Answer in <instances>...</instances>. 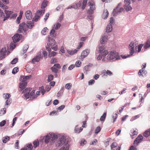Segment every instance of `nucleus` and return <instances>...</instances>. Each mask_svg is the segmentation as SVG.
<instances>
[{
  "mask_svg": "<svg viewBox=\"0 0 150 150\" xmlns=\"http://www.w3.org/2000/svg\"><path fill=\"white\" fill-rule=\"evenodd\" d=\"M11 96L10 94L8 93H4L3 95V97L5 100L10 98Z\"/></svg>",
  "mask_w": 150,
  "mask_h": 150,
  "instance_id": "nucleus-35",
  "label": "nucleus"
},
{
  "mask_svg": "<svg viewBox=\"0 0 150 150\" xmlns=\"http://www.w3.org/2000/svg\"><path fill=\"white\" fill-rule=\"evenodd\" d=\"M27 84V82H23L21 81L19 83V88L21 89V90L19 91H21L26 86Z\"/></svg>",
  "mask_w": 150,
  "mask_h": 150,
  "instance_id": "nucleus-23",
  "label": "nucleus"
},
{
  "mask_svg": "<svg viewBox=\"0 0 150 150\" xmlns=\"http://www.w3.org/2000/svg\"><path fill=\"white\" fill-rule=\"evenodd\" d=\"M45 13V10L38 11L36 12L35 15L33 19V21L37 22L39 19L40 17L42 16Z\"/></svg>",
  "mask_w": 150,
  "mask_h": 150,
  "instance_id": "nucleus-7",
  "label": "nucleus"
},
{
  "mask_svg": "<svg viewBox=\"0 0 150 150\" xmlns=\"http://www.w3.org/2000/svg\"><path fill=\"white\" fill-rule=\"evenodd\" d=\"M78 125H76L74 129V131L76 133H80L83 130V128L81 127L79 129L77 128Z\"/></svg>",
  "mask_w": 150,
  "mask_h": 150,
  "instance_id": "nucleus-32",
  "label": "nucleus"
},
{
  "mask_svg": "<svg viewBox=\"0 0 150 150\" xmlns=\"http://www.w3.org/2000/svg\"><path fill=\"white\" fill-rule=\"evenodd\" d=\"M48 38L49 44L51 46H54L56 44V42L55 40L53 39L50 38L48 37Z\"/></svg>",
  "mask_w": 150,
  "mask_h": 150,
  "instance_id": "nucleus-20",
  "label": "nucleus"
},
{
  "mask_svg": "<svg viewBox=\"0 0 150 150\" xmlns=\"http://www.w3.org/2000/svg\"><path fill=\"white\" fill-rule=\"evenodd\" d=\"M150 135V129L146 130L144 134V136L145 137H147Z\"/></svg>",
  "mask_w": 150,
  "mask_h": 150,
  "instance_id": "nucleus-37",
  "label": "nucleus"
},
{
  "mask_svg": "<svg viewBox=\"0 0 150 150\" xmlns=\"http://www.w3.org/2000/svg\"><path fill=\"white\" fill-rule=\"evenodd\" d=\"M25 15L26 18L27 19L30 20L32 18V15L30 11H27L25 12Z\"/></svg>",
  "mask_w": 150,
  "mask_h": 150,
  "instance_id": "nucleus-21",
  "label": "nucleus"
},
{
  "mask_svg": "<svg viewBox=\"0 0 150 150\" xmlns=\"http://www.w3.org/2000/svg\"><path fill=\"white\" fill-rule=\"evenodd\" d=\"M81 63V62L79 61H77L76 62L75 64L74 65L75 66H76L77 67H79L80 66Z\"/></svg>",
  "mask_w": 150,
  "mask_h": 150,
  "instance_id": "nucleus-60",
  "label": "nucleus"
},
{
  "mask_svg": "<svg viewBox=\"0 0 150 150\" xmlns=\"http://www.w3.org/2000/svg\"><path fill=\"white\" fill-rule=\"evenodd\" d=\"M6 50L5 48H2L0 51V58L3 59L5 58L6 55Z\"/></svg>",
  "mask_w": 150,
  "mask_h": 150,
  "instance_id": "nucleus-17",
  "label": "nucleus"
},
{
  "mask_svg": "<svg viewBox=\"0 0 150 150\" xmlns=\"http://www.w3.org/2000/svg\"><path fill=\"white\" fill-rule=\"evenodd\" d=\"M65 106L64 105H62L57 108V110H59V111H60L64 108Z\"/></svg>",
  "mask_w": 150,
  "mask_h": 150,
  "instance_id": "nucleus-63",
  "label": "nucleus"
},
{
  "mask_svg": "<svg viewBox=\"0 0 150 150\" xmlns=\"http://www.w3.org/2000/svg\"><path fill=\"white\" fill-rule=\"evenodd\" d=\"M51 69L52 72H54L56 74L57 73L58 71V70L57 69L53 67H51Z\"/></svg>",
  "mask_w": 150,
  "mask_h": 150,
  "instance_id": "nucleus-53",
  "label": "nucleus"
},
{
  "mask_svg": "<svg viewBox=\"0 0 150 150\" xmlns=\"http://www.w3.org/2000/svg\"><path fill=\"white\" fill-rule=\"evenodd\" d=\"M0 6L3 9L6 10L8 9V8L7 6L4 4H1V1H0Z\"/></svg>",
  "mask_w": 150,
  "mask_h": 150,
  "instance_id": "nucleus-46",
  "label": "nucleus"
},
{
  "mask_svg": "<svg viewBox=\"0 0 150 150\" xmlns=\"http://www.w3.org/2000/svg\"><path fill=\"white\" fill-rule=\"evenodd\" d=\"M124 8L127 11H129L131 10L132 8L130 5L124 6Z\"/></svg>",
  "mask_w": 150,
  "mask_h": 150,
  "instance_id": "nucleus-51",
  "label": "nucleus"
},
{
  "mask_svg": "<svg viewBox=\"0 0 150 150\" xmlns=\"http://www.w3.org/2000/svg\"><path fill=\"white\" fill-rule=\"evenodd\" d=\"M18 67L14 68L12 70V73L13 74H15L18 71Z\"/></svg>",
  "mask_w": 150,
  "mask_h": 150,
  "instance_id": "nucleus-54",
  "label": "nucleus"
},
{
  "mask_svg": "<svg viewBox=\"0 0 150 150\" xmlns=\"http://www.w3.org/2000/svg\"><path fill=\"white\" fill-rule=\"evenodd\" d=\"M31 89L30 88H27L23 91V93H24V97L26 99H28L29 98L30 99H34L35 98V91H32L30 92Z\"/></svg>",
  "mask_w": 150,
  "mask_h": 150,
  "instance_id": "nucleus-3",
  "label": "nucleus"
},
{
  "mask_svg": "<svg viewBox=\"0 0 150 150\" xmlns=\"http://www.w3.org/2000/svg\"><path fill=\"white\" fill-rule=\"evenodd\" d=\"M150 46V41L148 40L144 46L145 49H147Z\"/></svg>",
  "mask_w": 150,
  "mask_h": 150,
  "instance_id": "nucleus-45",
  "label": "nucleus"
},
{
  "mask_svg": "<svg viewBox=\"0 0 150 150\" xmlns=\"http://www.w3.org/2000/svg\"><path fill=\"white\" fill-rule=\"evenodd\" d=\"M95 82V81L93 79H91L89 81L88 84L89 85H91Z\"/></svg>",
  "mask_w": 150,
  "mask_h": 150,
  "instance_id": "nucleus-62",
  "label": "nucleus"
},
{
  "mask_svg": "<svg viewBox=\"0 0 150 150\" xmlns=\"http://www.w3.org/2000/svg\"><path fill=\"white\" fill-rule=\"evenodd\" d=\"M54 76L53 75L50 74L48 76L47 81L48 82H50L53 79Z\"/></svg>",
  "mask_w": 150,
  "mask_h": 150,
  "instance_id": "nucleus-55",
  "label": "nucleus"
},
{
  "mask_svg": "<svg viewBox=\"0 0 150 150\" xmlns=\"http://www.w3.org/2000/svg\"><path fill=\"white\" fill-rule=\"evenodd\" d=\"M114 21V20L113 19V18H111L110 19L109 23L108 24H110V25H111L112 26V25H114L115 23Z\"/></svg>",
  "mask_w": 150,
  "mask_h": 150,
  "instance_id": "nucleus-50",
  "label": "nucleus"
},
{
  "mask_svg": "<svg viewBox=\"0 0 150 150\" xmlns=\"http://www.w3.org/2000/svg\"><path fill=\"white\" fill-rule=\"evenodd\" d=\"M88 4L90 6V10L88 11V13L89 14H92L93 13V11L95 9L93 1V0H89Z\"/></svg>",
  "mask_w": 150,
  "mask_h": 150,
  "instance_id": "nucleus-6",
  "label": "nucleus"
},
{
  "mask_svg": "<svg viewBox=\"0 0 150 150\" xmlns=\"http://www.w3.org/2000/svg\"><path fill=\"white\" fill-rule=\"evenodd\" d=\"M47 30V27L44 28L41 31V34L43 35H46L48 32Z\"/></svg>",
  "mask_w": 150,
  "mask_h": 150,
  "instance_id": "nucleus-38",
  "label": "nucleus"
},
{
  "mask_svg": "<svg viewBox=\"0 0 150 150\" xmlns=\"http://www.w3.org/2000/svg\"><path fill=\"white\" fill-rule=\"evenodd\" d=\"M101 130V128L99 126L95 130V133L96 134H98L99 133Z\"/></svg>",
  "mask_w": 150,
  "mask_h": 150,
  "instance_id": "nucleus-61",
  "label": "nucleus"
},
{
  "mask_svg": "<svg viewBox=\"0 0 150 150\" xmlns=\"http://www.w3.org/2000/svg\"><path fill=\"white\" fill-rule=\"evenodd\" d=\"M143 138V137L141 135H139L134 141V144L137 145L139 143L142 142Z\"/></svg>",
  "mask_w": 150,
  "mask_h": 150,
  "instance_id": "nucleus-12",
  "label": "nucleus"
},
{
  "mask_svg": "<svg viewBox=\"0 0 150 150\" xmlns=\"http://www.w3.org/2000/svg\"><path fill=\"white\" fill-rule=\"evenodd\" d=\"M124 3L125 4L124 6H128L130 5V0H125L124 1Z\"/></svg>",
  "mask_w": 150,
  "mask_h": 150,
  "instance_id": "nucleus-59",
  "label": "nucleus"
},
{
  "mask_svg": "<svg viewBox=\"0 0 150 150\" xmlns=\"http://www.w3.org/2000/svg\"><path fill=\"white\" fill-rule=\"evenodd\" d=\"M10 139V138L9 137L6 136L3 138L2 142L4 143H5L8 140H9Z\"/></svg>",
  "mask_w": 150,
  "mask_h": 150,
  "instance_id": "nucleus-39",
  "label": "nucleus"
},
{
  "mask_svg": "<svg viewBox=\"0 0 150 150\" xmlns=\"http://www.w3.org/2000/svg\"><path fill=\"white\" fill-rule=\"evenodd\" d=\"M143 46L142 44L138 45L136 42H131L129 46L130 55H132L134 52H140Z\"/></svg>",
  "mask_w": 150,
  "mask_h": 150,
  "instance_id": "nucleus-1",
  "label": "nucleus"
},
{
  "mask_svg": "<svg viewBox=\"0 0 150 150\" xmlns=\"http://www.w3.org/2000/svg\"><path fill=\"white\" fill-rule=\"evenodd\" d=\"M58 137V135L54 133H50L44 137L45 142L47 144L49 142L52 144L55 142V140Z\"/></svg>",
  "mask_w": 150,
  "mask_h": 150,
  "instance_id": "nucleus-2",
  "label": "nucleus"
},
{
  "mask_svg": "<svg viewBox=\"0 0 150 150\" xmlns=\"http://www.w3.org/2000/svg\"><path fill=\"white\" fill-rule=\"evenodd\" d=\"M118 8V7H117L115 9L113 10L112 13V15L113 16H117L118 14L122 13L124 10V9L122 8H120L119 10Z\"/></svg>",
  "mask_w": 150,
  "mask_h": 150,
  "instance_id": "nucleus-11",
  "label": "nucleus"
},
{
  "mask_svg": "<svg viewBox=\"0 0 150 150\" xmlns=\"http://www.w3.org/2000/svg\"><path fill=\"white\" fill-rule=\"evenodd\" d=\"M28 47H29V46L28 45H25L23 47V50H22L21 53L22 54H23L25 53L26 52Z\"/></svg>",
  "mask_w": 150,
  "mask_h": 150,
  "instance_id": "nucleus-29",
  "label": "nucleus"
},
{
  "mask_svg": "<svg viewBox=\"0 0 150 150\" xmlns=\"http://www.w3.org/2000/svg\"><path fill=\"white\" fill-rule=\"evenodd\" d=\"M108 35H103L101 37L100 40V42L101 44H104L106 42L108 38Z\"/></svg>",
  "mask_w": 150,
  "mask_h": 150,
  "instance_id": "nucleus-18",
  "label": "nucleus"
},
{
  "mask_svg": "<svg viewBox=\"0 0 150 150\" xmlns=\"http://www.w3.org/2000/svg\"><path fill=\"white\" fill-rule=\"evenodd\" d=\"M71 86L72 84L70 83H67L65 85V88L68 90L71 89Z\"/></svg>",
  "mask_w": 150,
  "mask_h": 150,
  "instance_id": "nucleus-43",
  "label": "nucleus"
},
{
  "mask_svg": "<svg viewBox=\"0 0 150 150\" xmlns=\"http://www.w3.org/2000/svg\"><path fill=\"white\" fill-rule=\"evenodd\" d=\"M46 49L49 52L48 56L50 57H54L57 54V53L54 51L50 52L51 50V48H50L49 45H48V44H47V45L46 46Z\"/></svg>",
  "mask_w": 150,
  "mask_h": 150,
  "instance_id": "nucleus-10",
  "label": "nucleus"
},
{
  "mask_svg": "<svg viewBox=\"0 0 150 150\" xmlns=\"http://www.w3.org/2000/svg\"><path fill=\"white\" fill-rule=\"evenodd\" d=\"M24 147L26 150H31L33 148V146L31 144H29L27 145L26 146H25Z\"/></svg>",
  "mask_w": 150,
  "mask_h": 150,
  "instance_id": "nucleus-36",
  "label": "nucleus"
},
{
  "mask_svg": "<svg viewBox=\"0 0 150 150\" xmlns=\"http://www.w3.org/2000/svg\"><path fill=\"white\" fill-rule=\"evenodd\" d=\"M31 77V75L25 76H21V81L23 82H26V81L27 80L30 79Z\"/></svg>",
  "mask_w": 150,
  "mask_h": 150,
  "instance_id": "nucleus-22",
  "label": "nucleus"
},
{
  "mask_svg": "<svg viewBox=\"0 0 150 150\" xmlns=\"http://www.w3.org/2000/svg\"><path fill=\"white\" fill-rule=\"evenodd\" d=\"M51 87L50 85H47L45 87V90L48 92L51 89Z\"/></svg>",
  "mask_w": 150,
  "mask_h": 150,
  "instance_id": "nucleus-64",
  "label": "nucleus"
},
{
  "mask_svg": "<svg viewBox=\"0 0 150 150\" xmlns=\"http://www.w3.org/2000/svg\"><path fill=\"white\" fill-rule=\"evenodd\" d=\"M39 145V142L38 141L35 140L33 142V146L35 148L37 147Z\"/></svg>",
  "mask_w": 150,
  "mask_h": 150,
  "instance_id": "nucleus-52",
  "label": "nucleus"
},
{
  "mask_svg": "<svg viewBox=\"0 0 150 150\" xmlns=\"http://www.w3.org/2000/svg\"><path fill=\"white\" fill-rule=\"evenodd\" d=\"M51 63L52 64H53L56 63L57 62V59L55 58H52L51 60Z\"/></svg>",
  "mask_w": 150,
  "mask_h": 150,
  "instance_id": "nucleus-57",
  "label": "nucleus"
},
{
  "mask_svg": "<svg viewBox=\"0 0 150 150\" xmlns=\"http://www.w3.org/2000/svg\"><path fill=\"white\" fill-rule=\"evenodd\" d=\"M67 52L68 54H69L71 55H73L74 54L77 52V50L76 49H74L73 50H68Z\"/></svg>",
  "mask_w": 150,
  "mask_h": 150,
  "instance_id": "nucleus-31",
  "label": "nucleus"
},
{
  "mask_svg": "<svg viewBox=\"0 0 150 150\" xmlns=\"http://www.w3.org/2000/svg\"><path fill=\"white\" fill-rule=\"evenodd\" d=\"M28 30L27 24L25 22H23L19 25L18 31L20 33L25 32Z\"/></svg>",
  "mask_w": 150,
  "mask_h": 150,
  "instance_id": "nucleus-9",
  "label": "nucleus"
},
{
  "mask_svg": "<svg viewBox=\"0 0 150 150\" xmlns=\"http://www.w3.org/2000/svg\"><path fill=\"white\" fill-rule=\"evenodd\" d=\"M33 21H28L27 22V23L26 24L28 26V29L29 28H32L34 26V22Z\"/></svg>",
  "mask_w": 150,
  "mask_h": 150,
  "instance_id": "nucleus-28",
  "label": "nucleus"
},
{
  "mask_svg": "<svg viewBox=\"0 0 150 150\" xmlns=\"http://www.w3.org/2000/svg\"><path fill=\"white\" fill-rule=\"evenodd\" d=\"M117 144L116 142H113L111 145V150H120V147L118 146L117 148Z\"/></svg>",
  "mask_w": 150,
  "mask_h": 150,
  "instance_id": "nucleus-19",
  "label": "nucleus"
},
{
  "mask_svg": "<svg viewBox=\"0 0 150 150\" xmlns=\"http://www.w3.org/2000/svg\"><path fill=\"white\" fill-rule=\"evenodd\" d=\"M56 141L55 144L57 147H59L62 146L63 144L65 143L66 138L64 136H60L59 139Z\"/></svg>",
  "mask_w": 150,
  "mask_h": 150,
  "instance_id": "nucleus-5",
  "label": "nucleus"
},
{
  "mask_svg": "<svg viewBox=\"0 0 150 150\" xmlns=\"http://www.w3.org/2000/svg\"><path fill=\"white\" fill-rule=\"evenodd\" d=\"M6 100L5 102V106L8 107L11 104L12 101L11 99V98H9L7 99H5Z\"/></svg>",
  "mask_w": 150,
  "mask_h": 150,
  "instance_id": "nucleus-27",
  "label": "nucleus"
},
{
  "mask_svg": "<svg viewBox=\"0 0 150 150\" xmlns=\"http://www.w3.org/2000/svg\"><path fill=\"white\" fill-rule=\"evenodd\" d=\"M105 50V47L104 46L102 45L100 46L99 48L98 51L99 52L101 53L104 51Z\"/></svg>",
  "mask_w": 150,
  "mask_h": 150,
  "instance_id": "nucleus-40",
  "label": "nucleus"
},
{
  "mask_svg": "<svg viewBox=\"0 0 150 150\" xmlns=\"http://www.w3.org/2000/svg\"><path fill=\"white\" fill-rule=\"evenodd\" d=\"M69 147V144H66L59 150H68Z\"/></svg>",
  "mask_w": 150,
  "mask_h": 150,
  "instance_id": "nucleus-30",
  "label": "nucleus"
},
{
  "mask_svg": "<svg viewBox=\"0 0 150 150\" xmlns=\"http://www.w3.org/2000/svg\"><path fill=\"white\" fill-rule=\"evenodd\" d=\"M6 108H4L2 109H1L0 111V115H1L2 114L3 115L6 113Z\"/></svg>",
  "mask_w": 150,
  "mask_h": 150,
  "instance_id": "nucleus-48",
  "label": "nucleus"
},
{
  "mask_svg": "<svg viewBox=\"0 0 150 150\" xmlns=\"http://www.w3.org/2000/svg\"><path fill=\"white\" fill-rule=\"evenodd\" d=\"M108 12L107 9L105 10L102 16V18L104 19H106L108 17Z\"/></svg>",
  "mask_w": 150,
  "mask_h": 150,
  "instance_id": "nucleus-25",
  "label": "nucleus"
},
{
  "mask_svg": "<svg viewBox=\"0 0 150 150\" xmlns=\"http://www.w3.org/2000/svg\"><path fill=\"white\" fill-rule=\"evenodd\" d=\"M41 58V54L38 53L35 57L32 59V62L33 64H34L35 62H38Z\"/></svg>",
  "mask_w": 150,
  "mask_h": 150,
  "instance_id": "nucleus-15",
  "label": "nucleus"
},
{
  "mask_svg": "<svg viewBox=\"0 0 150 150\" xmlns=\"http://www.w3.org/2000/svg\"><path fill=\"white\" fill-rule=\"evenodd\" d=\"M112 26L110 24H108L106 28V32L107 33L110 32L112 30Z\"/></svg>",
  "mask_w": 150,
  "mask_h": 150,
  "instance_id": "nucleus-26",
  "label": "nucleus"
},
{
  "mask_svg": "<svg viewBox=\"0 0 150 150\" xmlns=\"http://www.w3.org/2000/svg\"><path fill=\"white\" fill-rule=\"evenodd\" d=\"M90 52V50L89 49H87L83 51L81 53V58L82 59L87 57Z\"/></svg>",
  "mask_w": 150,
  "mask_h": 150,
  "instance_id": "nucleus-13",
  "label": "nucleus"
},
{
  "mask_svg": "<svg viewBox=\"0 0 150 150\" xmlns=\"http://www.w3.org/2000/svg\"><path fill=\"white\" fill-rule=\"evenodd\" d=\"M39 91L41 92L42 95H44L45 91V90L44 87L43 86H42L41 87L39 88Z\"/></svg>",
  "mask_w": 150,
  "mask_h": 150,
  "instance_id": "nucleus-47",
  "label": "nucleus"
},
{
  "mask_svg": "<svg viewBox=\"0 0 150 150\" xmlns=\"http://www.w3.org/2000/svg\"><path fill=\"white\" fill-rule=\"evenodd\" d=\"M18 61V59L17 58H15L11 62V64H16Z\"/></svg>",
  "mask_w": 150,
  "mask_h": 150,
  "instance_id": "nucleus-58",
  "label": "nucleus"
},
{
  "mask_svg": "<svg viewBox=\"0 0 150 150\" xmlns=\"http://www.w3.org/2000/svg\"><path fill=\"white\" fill-rule=\"evenodd\" d=\"M16 42H14L13 41V42H11L10 45V48L11 50H13L15 47H16V44L15 43Z\"/></svg>",
  "mask_w": 150,
  "mask_h": 150,
  "instance_id": "nucleus-42",
  "label": "nucleus"
},
{
  "mask_svg": "<svg viewBox=\"0 0 150 150\" xmlns=\"http://www.w3.org/2000/svg\"><path fill=\"white\" fill-rule=\"evenodd\" d=\"M108 52L107 50H104L100 54H99L97 57V59L98 60H100L102 59V60L103 62H106L107 61L105 58V56L108 54Z\"/></svg>",
  "mask_w": 150,
  "mask_h": 150,
  "instance_id": "nucleus-8",
  "label": "nucleus"
},
{
  "mask_svg": "<svg viewBox=\"0 0 150 150\" xmlns=\"http://www.w3.org/2000/svg\"><path fill=\"white\" fill-rule=\"evenodd\" d=\"M106 116V112H104L103 115L101 116L100 118V121H104L105 118Z\"/></svg>",
  "mask_w": 150,
  "mask_h": 150,
  "instance_id": "nucleus-41",
  "label": "nucleus"
},
{
  "mask_svg": "<svg viewBox=\"0 0 150 150\" xmlns=\"http://www.w3.org/2000/svg\"><path fill=\"white\" fill-rule=\"evenodd\" d=\"M4 12L6 15V16L5 17L4 16V21L6 20L8 18L10 17L11 15L13 14V11H9L6 10H5Z\"/></svg>",
  "mask_w": 150,
  "mask_h": 150,
  "instance_id": "nucleus-14",
  "label": "nucleus"
},
{
  "mask_svg": "<svg viewBox=\"0 0 150 150\" xmlns=\"http://www.w3.org/2000/svg\"><path fill=\"white\" fill-rule=\"evenodd\" d=\"M21 37V34H16L12 37V39L14 42H16L20 40Z\"/></svg>",
  "mask_w": 150,
  "mask_h": 150,
  "instance_id": "nucleus-16",
  "label": "nucleus"
},
{
  "mask_svg": "<svg viewBox=\"0 0 150 150\" xmlns=\"http://www.w3.org/2000/svg\"><path fill=\"white\" fill-rule=\"evenodd\" d=\"M140 116L139 115H137L135 116L132 117L130 119L131 121H133V120L136 119H137Z\"/></svg>",
  "mask_w": 150,
  "mask_h": 150,
  "instance_id": "nucleus-56",
  "label": "nucleus"
},
{
  "mask_svg": "<svg viewBox=\"0 0 150 150\" xmlns=\"http://www.w3.org/2000/svg\"><path fill=\"white\" fill-rule=\"evenodd\" d=\"M87 3V0H83L82 3V9H84L86 7Z\"/></svg>",
  "mask_w": 150,
  "mask_h": 150,
  "instance_id": "nucleus-44",
  "label": "nucleus"
},
{
  "mask_svg": "<svg viewBox=\"0 0 150 150\" xmlns=\"http://www.w3.org/2000/svg\"><path fill=\"white\" fill-rule=\"evenodd\" d=\"M115 58L118 60L120 59V58L119 55V54L115 51H111L108 55L107 59L108 60H111Z\"/></svg>",
  "mask_w": 150,
  "mask_h": 150,
  "instance_id": "nucleus-4",
  "label": "nucleus"
},
{
  "mask_svg": "<svg viewBox=\"0 0 150 150\" xmlns=\"http://www.w3.org/2000/svg\"><path fill=\"white\" fill-rule=\"evenodd\" d=\"M87 143L86 140L84 139H82L80 142L81 146H83L84 145L86 144Z\"/></svg>",
  "mask_w": 150,
  "mask_h": 150,
  "instance_id": "nucleus-49",
  "label": "nucleus"
},
{
  "mask_svg": "<svg viewBox=\"0 0 150 150\" xmlns=\"http://www.w3.org/2000/svg\"><path fill=\"white\" fill-rule=\"evenodd\" d=\"M138 134L137 130H134L132 129L130 131V135L132 138L134 137L133 136L136 135Z\"/></svg>",
  "mask_w": 150,
  "mask_h": 150,
  "instance_id": "nucleus-24",
  "label": "nucleus"
},
{
  "mask_svg": "<svg viewBox=\"0 0 150 150\" xmlns=\"http://www.w3.org/2000/svg\"><path fill=\"white\" fill-rule=\"evenodd\" d=\"M89 65H86L85 66L83 69V71L85 74H87V72L90 70Z\"/></svg>",
  "mask_w": 150,
  "mask_h": 150,
  "instance_id": "nucleus-34",
  "label": "nucleus"
},
{
  "mask_svg": "<svg viewBox=\"0 0 150 150\" xmlns=\"http://www.w3.org/2000/svg\"><path fill=\"white\" fill-rule=\"evenodd\" d=\"M48 3V1L46 0H44L41 5V8L42 9L45 8L47 6V4Z\"/></svg>",
  "mask_w": 150,
  "mask_h": 150,
  "instance_id": "nucleus-33",
  "label": "nucleus"
}]
</instances>
